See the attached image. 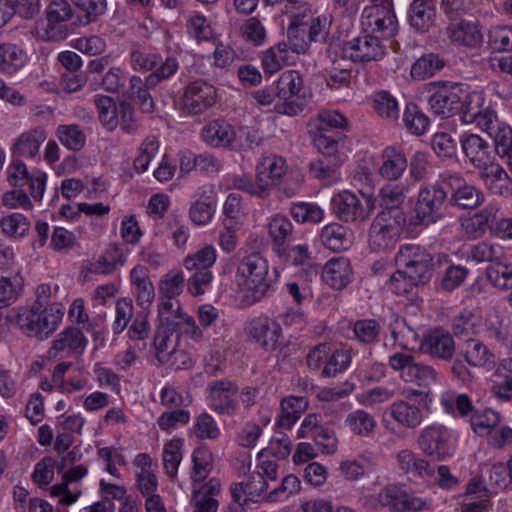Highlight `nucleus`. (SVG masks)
<instances>
[{
	"label": "nucleus",
	"mask_w": 512,
	"mask_h": 512,
	"mask_svg": "<svg viewBox=\"0 0 512 512\" xmlns=\"http://www.w3.org/2000/svg\"><path fill=\"white\" fill-rule=\"evenodd\" d=\"M77 9L83 14L78 16L79 21L89 24L96 21L106 10V0H71Z\"/></svg>",
	"instance_id": "obj_58"
},
{
	"label": "nucleus",
	"mask_w": 512,
	"mask_h": 512,
	"mask_svg": "<svg viewBox=\"0 0 512 512\" xmlns=\"http://www.w3.org/2000/svg\"><path fill=\"white\" fill-rule=\"evenodd\" d=\"M216 89L203 80H196L186 86L182 97V109L189 114H202L216 102Z\"/></svg>",
	"instance_id": "obj_11"
},
{
	"label": "nucleus",
	"mask_w": 512,
	"mask_h": 512,
	"mask_svg": "<svg viewBox=\"0 0 512 512\" xmlns=\"http://www.w3.org/2000/svg\"><path fill=\"white\" fill-rule=\"evenodd\" d=\"M63 316L64 308L58 305L44 307L39 303H33L30 308L9 311L6 320L16 323L28 337L45 340L56 331Z\"/></svg>",
	"instance_id": "obj_1"
},
{
	"label": "nucleus",
	"mask_w": 512,
	"mask_h": 512,
	"mask_svg": "<svg viewBox=\"0 0 512 512\" xmlns=\"http://www.w3.org/2000/svg\"><path fill=\"white\" fill-rule=\"evenodd\" d=\"M461 96L462 85H443L429 97L428 103L435 115L441 116L442 118H449L458 114L459 109H461Z\"/></svg>",
	"instance_id": "obj_15"
},
{
	"label": "nucleus",
	"mask_w": 512,
	"mask_h": 512,
	"mask_svg": "<svg viewBox=\"0 0 512 512\" xmlns=\"http://www.w3.org/2000/svg\"><path fill=\"white\" fill-rule=\"evenodd\" d=\"M488 281L496 288L507 290L512 287V264L499 260L486 269Z\"/></svg>",
	"instance_id": "obj_41"
},
{
	"label": "nucleus",
	"mask_w": 512,
	"mask_h": 512,
	"mask_svg": "<svg viewBox=\"0 0 512 512\" xmlns=\"http://www.w3.org/2000/svg\"><path fill=\"white\" fill-rule=\"evenodd\" d=\"M159 150V141L155 136H147L139 147V155L134 160V168L143 173Z\"/></svg>",
	"instance_id": "obj_57"
},
{
	"label": "nucleus",
	"mask_w": 512,
	"mask_h": 512,
	"mask_svg": "<svg viewBox=\"0 0 512 512\" xmlns=\"http://www.w3.org/2000/svg\"><path fill=\"white\" fill-rule=\"evenodd\" d=\"M361 25L364 33L374 37L390 38L397 31V20L390 3L373 4L365 7L362 12Z\"/></svg>",
	"instance_id": "obj_7"
},
{
	"label": "nucleus",
	"mask_w": 512,
	"mask_h": 512,
	"mask_svg": "<svg viewBox=\"0 0 512 512\" xmlns=\"http://www.w3.org/2000/svg\"><path fill=\"white\" fill-rule=\"evenodd\" d=\"M504 256L505 251L501 245L487 241L479 242L470 250V257L478 263L489 262L494 264L503 260Z\"/></svg>",
	"instance_id": "obj_42"
},
{
	"label": "nucleus",
	"mask_w": 512,
	"mask_h": 512,
	"mask_svg": "<svg viewBox=\"0 0 512 512\" xmlns=\"http://www.w3.org/2000/svg\"><path fill=\"white\" fill-rule=\"evenodd\" d=\"M397 461L399 468L409 477L431 479L435 476L436 467L410 450L400 451L397 454Z\"/></svg>",
	"instance_id": "obj_25"
},
{
	"label": "nucleus",
	"mask_w": 512,
	"mask_h": 512,
	"mask_svg": "<svg viewBox=\"0 0 512 512\" xmlns=\"http://www.w3.org/2000/svg\"><path fill=\"white\" fill-rule=\"evenodd\" d=\"M159 314L163 321L161 325L174 329L180 324V317L188 315L182 310L180 303L175 299L163 300L159 308Z\"/></svg>",
	"instance_id": "obj_60"
},
{
	"label": "nucleus",
	"mask_w": 512,
	"mask_h": 512,
	"mask_svg": "<svg viewBox=\"0 0 512 512\" xmlns=\"http://www.w3.org/2000/svg\"><path fill=\"white\" fill-rule=\"evenodd\" d=\"M331 207L334 214L345 222L364 221L372 209L369 202L364 207L359 198L349 191L335 195L331 200Z\"/></svg>",
	"instance_id": "obj_14"
},
{
	"label": "nucleus",
	"mask_w": 512,
	"mask_h": 512,
	"mask_svg": "<svg viewBox=\"0 0 512 512\" xmlns=\"http://www.w3.org/2000/svg\"><path fill=\"white\" fill-rule=\"evenodd\" d=\"M403 122L405 127L415 135L424 134L427 131L430 123L428 117L419 110L417 105L413 103L406 105L403 114Z\"/></svg>",
	"instance_id": "obj_50"
},
{
	"label": "nucleus",
	"mask_w": 512,
	"mask_h": 512,
	"mask_svg": "<svg viewBox=\"0 0 512 512\" xmlns=\"http://www.w3.org/2000/svg\"><path fill=\"white\" fill-rule=\"evenodd\" d=\"M351 362V355L348 350L337 349L330 352L327 357L326 364L322 369L324 377H334L338 373L343 372Z\"/></svg>",
	"instance_id": "obj_55"
},
{
	"label": "nucleus",
	"mask_w": 512,
	"mask_h": 512,
	"mask_svg": "<svg viewBox=\"0 0 512 512\" xmlns=\"http://www.w3.org/2000/svg\"><path fill=\"white\" fill-rule=\"evenodd\" d=\"M47 138L44 128L35 127L21 133L14 144L11 151L15 158L35 159L40 154V147Z\"/></svg>",
	"instance_id": "obj_19"
},
{
	"label": "nucleus",
	"mask_w": 512,
	"mask_h": 512,
	"mask_svg": "<svg viewBox=\"0 0 512 512\" xmlns=\"http://www.w3.org/2000/svg\"><path fill=\"white\" fill-rule=\"evenodd\" d=\"M409 190V185L403 182L384 186L379 192L381 205L385 206L384 210L399 209Z\"/></svg>",
	"instance_id": "obj_39"
},
{
	"label": "nucleus",
	"mask_w": 512,
	"mask_h": 512,
	"mask_svg": "<svg viewBox=\"0 0 512 512\" xmlns=\"http://www.w3.org/2000/svg\"><path fill=\"white\" fill-rule=\"evenodd\" d=\"M179 341V334L176 329L171 327H164L160 325L154 335V348L156 358L160 363H168L171 366L179 369L180 365L177 364L178 357H186L185 353L177 350Z\"/></svg>",
	"instance_id": "obj_13"
},
{
	"label": "nucleus",
	"mask_w": 512,
	"mask_h": 512,
	"mask_svg": "<svg viewBox=\"0 0 512 512\" xmlns=\"http://www.w3.org/2000/svg\"><path fill=\"white\" fill-rule=\"evenodd\" d=\"M440 179L444 185L452 189L448 200L452 207L474 210L484 203L483 191L475 185L468 184L459 173H442Z\"/></svg>",
	"instance_id": "obj_8"
},
{
	"label": "nucleus",
	"mask_w": 512,
	"mask_h": 512,
	"mask_svg": "<svg viewBox=\"0 0 512 512\" xmlns=\"http://www.w3.org/2000/svg\"><path fill=\"white\" fill-rule=\"evenodd\" d=\"M446 35L452 43L474 48L483 41L478 24L464 19H454L446 27Z\"/></svg>",
	"instance_id": "obj_18"
},
{
	"label": "nucleus",
	"mask_w": 512,
	"mask_h": 512,
	"mask_svg": "<svg viewBox=\"0 0 512 512\" xmlns=\"http://www.w3.org/2000/svg\"><path fill=\"white\" fill-rule=\"evenodd\" d=\"M373 108L378 116L388 121H396L399 117L398 102L386 91H380L374 95Z\"/></svg>",
	"instance_id": "obj_44"
},
{
	"label": "nucleus",
	"mask_w": 512,
	"mask_h": 512,
	"mask_svg": "<svg viewBox=\"0 0 512 512\" xmlns=\"http://www.w3.org/2000/svg\"><path fill=\"white\" fill-rule=\"evenodd\" d=\"M341 53L343 58H348L353 62L376 61L384 55V47L377 37L365 33L344 42Z\"/></svg>",
	"instance_id": "obj_12"
},
{
	"label": "nucleus",
	"mask_w": 512,
	"mask_h": 512,
	"mask_svg": "<svg viewBox=\"0 0 512 512\" xmlns=\"http://www.w3.org/2000/svg\"><path fill=\"white\" fill-rule=\"evenodd\" d=\"M489 43L498 51H512V27L494 26L488 32Z\"/></svg>",
	"instance_id": "obj_64"
},
{
	"label": "nucleus",
	"mask_w": 512,
	"mask_h": 512,
	"mask_svg": "<svg viewBox=\"0 0 512 512\" xmlns=\"http://www.w3.org/2000/svg\"><path fill=\"white\" fill-rule=\"evenodd\" d=\"M463 153L474 168L493 158L490 144L478 134H468L461 138Z\"/></svg>",
	"instance_id": "obj_24"
},
{
	"label": "nucleus",
	"mask_w": 512,
	"mask_h": 512,
	"mask_svg": "<svg viewBox=\"0 0 512 512\" xmlns=\"http://www.w3.org/2000/svg\"><path fill=\"white\" fill-rule=\"evenodd\" d=\"M448 440L445 427L429 426L421 432L418 443L425 455L440 461L452 453Z\"/></svg>",
	"instance_id": "obj_16"
},
{
	"label": "nucleus",
	"mask_w": 512,
	"mask_h": 512,
	"mask_svg": "<svg viewBox=\"0 0 512 512\" xmlns=\"http://www.w3.org/2000/svg\"><path fill=\"white\" fill-rule=\"evenodd\" d=\"M293 233V224L282 214L274 215L268 222V234L272 241V249L275 253H282L286 241Z\"/></svg>",
	"instance_id": "obj_28"
},
{
	"label": "nucleus",
	"mask_w": 512,
	"mask_h": 512,
	"mask_svg": "<svg viewBox=\"0 0 512 512\" xmlns=\"http://www.w3.org/2000/svg\"><path fill=\"white\" fill-rule=\"evenodd\" d=\"M215 209V201L197 200L189 209V217L195 225H206L211 221Z\"/></svg>",
	"instance_id": "obj_63"
},
{
	"label": "nucleus",
	"mask_w": 512,
	"mask_h": 512,
	"mask_svg": "<svg viewBox=\"0 0 512 512\" xmlns=\"http://www.w3.org/2000/svg\"><path fill=\"white\" fill-rule=\"evenodd\" d=\"M217 258L216 250L213 246L207 245L192 255L185 257L183 266L187 270H210Z\"/></svg>",
	"instance_id": "obj_43"
},
{
	"label": "nucleus",
	"mask_w": 512,
	"mask_h": 512,
	"mask_svg": "<svg viewBox=\"0 0 512 512\" xmlns=\"http://www.w3.org/2000/svg\"><path fill=\"white\" fill-rule=\"evenodd\" d=\"M444 65V61L436 54L423 55L412 65L411 76L416 79H425L440 71Z\"/></svg>",
	"instance_id": "obj_46"
},
{
	"label": "nucleus",
	"mask_w": 512,
	"mask_h": 512,
	"mask_svg": "<svg viewBox=\"0 0 512 512\" xmlns=\"http://www.w3.org/2000/svg\"><path fill=\"white\" fill-rule=\"evenodd\" d=\"M94 103L98 110L100 122L108 130H114L118 126V105L111 97L104 95H96Z\"/></svg>",
	"instance_id": "obj_38"
},
{
	"label": "nucleus",
	"mask_w": 512,
	"mask_h": 512,
	"mask_svg": "<svg viewBox=\"0 0 512 512\" xmlns=\"http://www.w3.org/2000/svg\"><path fill=\"white\" fill-rule=\"evenodd\" d=\"M431 257L424 249L418 245L407 244L400 248L395 257V262L399 268H408L413 266L421 259H428Z\"/></svg>",
	"instance_id": "obj_62"
},
{
	"label": "nucleus",
	"mask_w": 512,
	"mask_h": 512,
	"mask_svg": "<svg viewBox=\"0 0 512 512\" xmlns=\"http://www.w3.org/2000/svg\"><path fill=\"white\" fill-rule=\"evenodd\" d=\"M406 223L400 209L383 210L374 218L369 229L368 244L375 252L392 249L399 240Z\"/></svg>",
	"instance_id": "obj_3"
},
{
	"label": "nucleus",
	"mask_w": 512,
	"mask_h": 512,
	"mask_svg": "<svg viewBox=\"0 0 512 512\" xmlns=\"http://www.w3.org/2000/svg\"><path fill=\"white\" fill-rule=\"evenodd\" d=\"M257 176L268 184V193L271 188L279 183L287 171L286 161L275 154L263 155L258 163Z\"/></svg>",
	"instance_id": "obj_26"
},
{
	"label": "nucleus",
	"mask_w": 512,
	"mask_h": 512,
	"mask_svg": "<svg viewBox=\"0 0 512 512\" xmlns=\"http://www.w3.org/2000/svg\"><path fill=\"white\" fill-rule=\"evenodd\" d=\"M205 143L215 148H232L236 132L225 120L216 119L208 122L202 129Z\"/></svg>",
	"instance_id": "obj_20"
},
{
	"label": "nucleus",
	"mask_w": 512,
	"mask_h": 512,
	"mask_svg": "<svg viewBox=\"0 0 512 512\" xmlns=\"http://www.w3.org/2000/svg\"><path fill=\"white\" fill-rule=\"evenodd\" d=\"M236 281L243 291L251 292L253 302L259 301L271 285L268 261L259 253L244 257L237 268Z\"/></svg>",
	"instance_id": "obj_5"
},
{
	"label": "nucleus",
	"mask_w": 512,
	"mask_h": 512,
	"mask_svg": "<svg viewBox=\"0 0 512 512\" xmlns=\"http://www.w3.org/2000/svg\"><path fill=\"white\" fill-rule=\"evenodd\" d=\"M290 213L294 220L299 223L317 224L323 220L324 211L315 203L297 202L293 203Z\"/></svg>",
	"instance_id": "obj_47"
},
{
	"label": "nucleus",
	"mask_w": 512,
	"mask_h": 512,
	"mask_svg": "<svg viewBox=\"0 0 512 512\" xmlns=\"http://www.w3.org/2000/svg\"><path fill=\"white\" fill-rule=\"evenodd\" d=\"M388 413L395 422L408 429L417 428L423 420L421 408L405 400L392 403L388 408Z\"/></svg>",
	"instance_id": "obj_27"
},
{
	"label": "nucleus",
	"mask_w": 512,
	"mask_h": 512,
	"mask_svg": "<svg viewBox=\"0 0 512 512\" xmlns=\"http://www.w3.org/2000/svg\"><path fill=\"white\" fill-rule=\"evenodd\" d=\"M207 391L211 409L220 415L234 416L238 412V386L223 379L211 382Z\"/></svg>",
	"instance_id": "obj_10"
},
{
	"label": "nucleus",
	"mask_w": 512,
	"mask_h": 512,
	"mask_svg": "<svg viewBox=\"0 0 512 512\" xmlns=\"http://www.w3.org/2000/svg\"><path fill=\"white\" fill-rule=\"evenodd\" d=\"M465 361L473 367H484L494 363V355L480 341L469 339L463 352Z\"/></svg>",
	"instance_id": "obj_37"
},
{
	"label": "nucleus",
	"mask_w": 512,
	"mask_h": 512,
	"mask_svg": "<svg viewBox=\"0 0 512 512\" xmlns=\"http://www.w3.org/2000/svg\"><path fill=\"white\" fill-rule=\"evenodd\" d=\"M405 490L395 484L385 486L377 494L378 503L387 507L391 512H402Z\"/></svg>",
	"instance_id": "obj_49"
},
{
	"label": "nucleus",
	"mask_w": 512,
	"mask_h": 512,
	"mask_svg": "<svg viewBox=\"0 0 512 512\" xmlns=\"http://www.w3.org/2000/svg\"><path fill=\"white\" fill-rule=\"evenodd\" d=\"M421 349L432 357L449 360L454 355L455 345L449 333L433 331L423 338Z\"/></svg>",
	"instance_id": "obj_22"
},
{
	"label": "nucleus",
	"mask_w": 512,
	"mask_h": 512,
	"mask_svg": "<svg viewBox=\"0 0 512 512\" xmlns=\"http://www.w3.org/2000/svg\"><path fill=\"white\" fill-rule=\"evenodd\" d=\"M249 335L265 350H275L282 335L280 325L267 317L253 319L248 327Z\"/></svg>",
	"instance_id": "obj_17"
},
{
	"label": "nucleus",
	"mask_w": 512,
	"mask_h": 512,
	"mask_svg": "<svg viewBox=\"0 0 512 512\" xmlns=\"http://www.w3.org/2000/svg\"><path fill=\"white\" fill-rule=\"evenodd\" d=\"M497 380L493 382L491 393L500 400L512 399V359H504L496 369Z\"/></svg>",
	"instance_id": "obj_31"
},
{
	"label": "nucleus",
	"mask_w": 512,
	"mask_h": 512,
	"mask_svg": "<svg viewBox=\"0 0 512 512\" xmlns=\"http://www.w3.org/2000/svg\"><path fill=\"white\" fill-rule=\"evenodd\" d=\"M178 61L174 57H167L144 81L146 90L155 88L161 81L173 76L178 69Z\"/></svg>",
	"instance_id": "obj_54"
},
{
	"label": "nucleus",
	"mask_w": 512,
	"mask_h": 512,
	"mask_svg": "<svg viewBox=\"0 0 512 512\" xmlns=\"http://www.w3.org/2000/svg\"><path fill=\"white\" fill-rule=\"evenodd\" d=\"M164 60L153 52H149L138 44H133L130 51L131 67L139 72H148L157 68Z\"/></svg>",
	"instance_id": "obj_36"
},
{
	"label": "nucleus",
	"mask_w": 512,
	"mask_h": 512,
	"mask_svg": "<svg viewBox=\"0 0 512 512\" xmlns=\"http://www.w3.org/2000/svg\"><path fill=\"white\" fill-rule=\"evenodd\" d=\"M440 403L447 413H454L456 409L461 416H467L473 410L472 401L466 394L444 392L440 397Z\"/></svg>",
	"instance_id": "obj_51"
},
{
	"label": "nucleus",
	"mask_w": 512,
	"mask_h": 512,
	"mask_svg": "<svg viewBox=\"0 0 512 512\" xmlns=\"http://www.w3.org/2000/svg\"><path fill=\"white\" fill-rule=\"evenodd\" d=\"M382 164L379 167V175L389 181L398 180L408 166L404 152L396 147H386L382 152Z\"/></svg>",
	"instance_id": "obj_23"
},
{
	"label": "nucleus",
	"mask_w": 512,
	"mask_h": 512,
	"mask_svg": "<svg viewBox=\"0 0 512 512\" xmlns=\"http://www.w3.org/2000/svg\"><path fill=\"white\" fill-rule=\"evenodd\" d=\"M320 239L322 244L332 251L346 250L351 244L349 230L337 223L323 227Z\"/></svg>",
	"instance_id": "obj_29"
},
{
	"label": "nucleus",
	"mask_w": 512,
	"mask_h": 512,
	"mask_svg": "<svg viewBox=\"0 0 512 512\" xmlns=\"http://www.w3.org/2000/svg\"><path fill=\"white\" fill-rule=\"evenodd\" d=\"M313 142L321 156L309 164L310 173L319 180L336 179L337 170L344 161L342 137L320 133L315 135Z\"/></svg>",
	"instance_id": "obj_2"
},
{
	"label": "nucleus",
	"mask_w": 512,
	"mask_h": 512,
	"mask_svg": "<svg viewBox=\"0 0 512 512\" xmlns=\"http://www.w3.org/2000/svg\"><path fill=\"white\" fill-rule=\"evenodd\" d=\"M307 24L292 22L287 29V39L291 51L300 54L308 49Z\"/></svg>",
	"instance_id": "obj_59"
},
{
	"label": "nucleus",
	"mask_w": 512,
	"mask_h": 512,
	"mask_svg": "<svg viewBox=\"0 0 512 512\" xmlns=\"http://www.w3.org/2000/svg\"><path fill=\"white\" fill-rule=\"evenodd\" d=\"M461 109L458 114L463 123H473L474 119L485 109V99L480 92H468L462 88Z\"/></svg>",
	"instance_id": "obj_34"
},
{
	"label": "nucleus",
	"mask_w": 512,
	"mask_h": 512,
	"mask_svg": "<svg viewBox=\"0 0 512 512\" xmlns=\"http://www.w3.org/2000/svg\"><path fill=\"white\" fill-rule=\"evenodd\" d=\"M83 332L76 327H68L57 334L47 352L49 360H63L81 355L87 345Z\"/></svg>",
	"instance_id": "obj_9"
},
{
	"label": "nucleus",
	"mask_w": 512,
	"mask_h": 512,
	"mask_svg": "<svg viewBox=\"0 0 512 512\" xmlns=\"http://www.w3.org/2000/svg\"><path fill=\"white\" fill-rule=\"evenodd\" d=\"M181 447L182 442L179 439H172L164 445L163 465L167 475L172 479L176 477L182 460Z\"/></svg>",
	"instance_id": "obj_52"
},
{
	"label": "nucleus",
	"mask_w": 512,
	"mask_h": 512,
	"mask_svg": "<svg viewBox=\"0 0 512 512\" xmlns=\"http://www.w3.org/2000/svg\"><path fill=\"white\" fill-rule=\"evenodd\" d=\"M435 8L431 1L414 0L410 5L409 20L412 27L426 31L433 25Z\"/></svg>",
	"instance_id": "obj_30"
},
{
	"label": "nucleus",
	"mask_w": 512,
	"mask_h": 512,
	"mask_svg": "<svg viewBox=\"0 0 512 512\" xmlns=\"http://www.w3.org/2000/svg\"><path fill=\"white\" fill-rule=\"evenodd\" d=\"M308 401L305 397L290 396L281 402V415L278 419V426L290 428L307 408Z\"/></svg>",
	"instance_id": "obj_35"
},
{
	"label": "nucleus",
	"mask_w": 512,
	"mask_h": 512,
	"mask_svg": "<svg viewBox=\"0 0 512 512\" xmlns=\"http://www.w3.org/2000/svg\"><path fill=\"white\" fill-rule=\"evenodd\" d=\"M345 423L353 434L363 437L369 436L376 427L374 417L364 410L348 414Z\"/></svg>",
	"instance_id": "obj_40"
},
{
	"label": "nucleus",
	"mask_w": 512,
	"mask_h": 512,
	"mask_svg": "<svg viewBox=\"0 0 512 512\" xmlns=\"http://www.w3.org/2000/svg\"><path fill=\"white\" fill-rule=\"evenodd\" d=\"M350 262L345 257H337L329 260L322 271L323 281L331 288L341 290L345 288L352 278Z\"/></svg>",
	"instance_id": "obj_21"
},
{
	"label": "nucleus",
	"mask_w": 512,
	"mask_h": 512,
	"mask_svg": "<svg viewBox=\"0 0 512 512\" xmlns=\"http://www.w3.org/2000/svg\"><path fill=\"white\" fill-rule=\"evenodd\" d=\"M232 185L236 189L260 198H264L268 195V184L257 175L255 179L249 175L235 176L232 180Z\"/></svg>",
	"instance_id": "obj_56"
},
{
	"label": "nucleus",
	"mask_w": 512,
	"mask_h": 512,
	"mask_svg": "<svg viewBox=\"0 0 512 512\" xmlns=\"http://www.w3.org/2000/svg\"><path fill=\"white\" fill-rule=\"evenodd\" d=\"M193 475L194 482L205 480L212 469V454L205 448H198L193 453Z\"/></svg>",
	"instance_id": "obj_61"
},
{
	"label": "nucleus",
	"mask_w": 512,
	"mask_h": 512,
	"mask_svg": "<svg viewBox=\"0 0 512 512\" xmlns=\"http://www.w3.org/2000/svg\"><path fill=\"white\" fill-rule=\"evenodd\" d=\"M23 289V279L19 274L0 278V308L14 303Z\"/></svg>",
	"instance_id": "obj_48"
},
{
	"label": "nucleus",
	"mask_w": 512,
	"mask_h": 512,
	"mask_svg": "<svg viewBox=\"0 0 512 512\" xmlns=\"http://www.w3.org/2000/svg\"><path fill=\"white\" fill-rule=\"evenodd\" d=\"M443 185L440 180V183L425 184L420 188L415 205L419 224L428 226L442 219L440 210L447 200V192Z\"/></svg>",
	"instance_id": "obj_6"
},
{
	"label": "nucleus",
	"mask_w": 512,
	"mask_h": 512,
	"mask_svg": "<svg viewBox=\"0 0 512 512\" xmlns=\"http://www.w3.org/2000/svg\"><path fill=\"white\" fill-rule=\"evenodd\" d=\"M56 135L65 147L73 151L81 150L86 142L83 130L76 124L59 125Z\"/></svg>",
	"instance_id": "obj_45"
},
{
	"label": "nucleus",
	"mask_w": 512,
	"mask_h": 512,
	"mask_svg": "<svg viewBox=\"0 0 512 512\" xmlns=\"http://www.w3.org/2000/svg\"><path fill=\"white\" fill-rule=\"evenodd\" d=\"M0 227L4 234L15 238H21L28 233L30 229V222L24 215L20 213H12L2 217L0 220Z\"/></svg>",
	"instance_id": "obj_53"
},
{
	"label": "nucleus",
	"mask_w": 512,
	"mask_h": 512,
	"mask_svg": "<svg viewBox=\"0 0 512 512\" xmlns=\"http://www.w3.org/2000/svg\"><path fill=\"white\" fill-rule=\"evenodd\" d=\"M276 95L283 100L275 106L276 111L290 117L303 112L311 96L304 86L302 75L296 70L284 71L279 76Z\"/></svg>",
	"instance_id": "obj_4"
},
{
	"label": "nucleus",
	"mask_w": 512,
	"mask_h": 512,
	"mask_svg": "<svg viewBox=\"0 0 512 512\" xmlns=\"http://www.w3.org/2000/svg\"><path fill=\"white\" fill-rule=\"evenodd\" d=\"M26 63V54L14 44L0 43V72L12 75Z\"/></svg>",
	"instance_id": "obj_32"
},
{
	"label": "nucleus",
	"mask_w": 512,
	"mask_h": 512,
	"mask_svg": "<svg viewBox=\"0 0 512 512\" xmlns=\"http://www.w3.org/2000/svg\"><path fill=\"white\" fill-rule=\"evenodd\" d=\"M489 137L493 140L496 155L505 159V165L512 174V128L503 123Z\"/></svg>",
	"instance_id": "obj_33"
}]
</instances>
